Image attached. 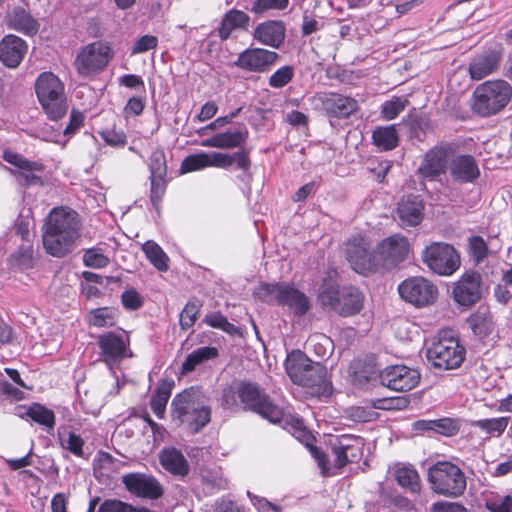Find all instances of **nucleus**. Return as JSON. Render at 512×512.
Returning a JSON list of instances; mask_svg holds the SVG:
<instances>
[{
  "label": "nucleus",
  "mask_w": 512,
  "mask_h": 512,
  "mask_svg": "<svg viewBox=\"0 0 512 512\" xmlns=\"http://www.w3.org/2000/svg\"><path fill=\"white\" fill-rule=\"evenodd\" d=\"M142 250L157 270L161 272L168 270V256L156 242L152 240L145 242L142 245Z\"/></svg>",
  "instance_id": "nucleus-43"
},
{
  "label": "nucleus",
  "mask_w": 512,
  "mask_h": 512,
  "mask_svg": "<svg viewBox=\"0 0 512 512\" xmlns=\"http://www.w3.org/2000/svg\"><path fill=\"white\" fill-rule=\"evenodd\" d=\"M151 182L150 192H151V201L154 205H156L159 201H161L165 190H166V176H150Z\"/></svg>",
  "instance_id": "nucleus-60"
},
{
  "label": "nucleus",
  "mask_w": 512,
  "mask_h": 512,
  "mask_svg": "<svg viewBox=\"0 0 512 512\" xmlns=\"http://www.w3.org/2000/svg\"><path fill=\"white\" fill-rule=\"evenodd\" d=\"M121 302L128 310H138L143 305V300L135 289L125 290L121 295Z\"/></svg>",
  "instance_id": "nucleus-63"
},
{
  "label": "nucleus",
  "mask_w": 512,
  "mask_h": 512,
  "mask_svg": "<svg viewBox=\"0 0 512 512\" xmlns=\"http://www.w3.org/2000/svg\"><path fill=\"white\" fill-rule=\"evenodd\" d=\"M218 356V349L212 346L199 347L189 353L182 363L181 373L192 372L198 365Z\"/></svg>",
  "instance_id": "nucleus-39"
},
{
  "label": "nucleus",
  "mask_w": 512,
  "mask_h": 512,
  "mask_svg": "<svg viewBox=\"0 0 512 512\" xmlns=\"http://www.w3.org/2000/svg\"><path fill=\"white\" fill-rule=\"evenodd\" d=\"M252 36L262 45L277 49L286 37L285 23L281 20L263 21L255 27Z\"/></svg>",
  "instance_id": "nucleus-21"
},
{
  "label": "nucleus",
  "mask_w": 512,
  "mask_h": 512,
  "mask_svg": "<svg viewBox=\"0 0 512 512\" xmlns=\"http://www.w3.org/2000/svg\"><path fill=\"white\" fill-rule=\"evenodd\" d=\"M309 383L298 384L299 386L309 387L319 395H329L331 393L332 384L328 379L327 368L320 362H315L303 375Z\"/></svg>",
  "instance_id": "nucleus-34"
},
{
  "label": "nucleus",
  "mask_w": 512,
  "mask_h": 512,
  "mask_svg": "<svg viewBox=\"0 0 512 512\" xmlns=\"http://www.w3.org/2000/svg\"><path fill=\"white\" fill-rule=\"evenodd\" d=\"M114 57L109 42L97 40L83 46L74 60V67L81 77H90L106 69Z\"/></svg>",
  "instance_id": "nucleus-8"
},
{
  "label": "nucleus",
  "mask_w": 512,
  "mask_h": 512,
  "mask_svg": "<svg viewBox=\"0 0 512 512\" xmlns=\"http://www.w3.org/2000/svg\"><path fill=\"white\" fill-rule=\"evenodd\" d=\"M173 386V381L162 380L151 397L150 407L159 419H162L165 415L166 406L171 396Z\"/></svg>",
  "instance_id": "nucleus-38"
},
{
  "label": "nucleus",
  "mask_w": 512,
  "mask_h": 512,
  "mask_svg": "<svg viewBox=\"0 0 512 512\" xmlns=\"http://www.w3.org/2000/svg\"><path fill=\"white\" fill-rule=\"evenodd\" d=\"M150 176H166L167 164L166 156L163 150L157 149L152 152L149 158Z\"/></svg>",
  "instance_id": "nucleus-54"
},
{
  "label": "nucleus",
  "mask_w": 512,
  "mask_h": 512,
  "mask_svg": "<svg viewBox=\"0 0 512 512\" xmlns=\"http://www.w3.org/2000/svg\"><path fill=\"white\" fill-rule=\"evenodd\" d=\"M158 45L157 37L153 35H144L138 38L131 48V55L141 54L148 50L155 49Z\"/></svg>",
  "instance_id": "nucleus-61"
},
{
  "label": "nucleus",
  "mask_w": 512,
  "mask_h": 512,
  "mask_svg": "<svg viewBox=\"0 0 512 512\" xmlns=\"http://www.w3.org/2000/svg\"><path fill=\"white\" fill-rule=\"evenodd\" d=\"M83 262L87 267L104 268L109 263V258L97 249H88L83 255Z\"/></svg>",
  "instance_id": "nucleus-57"
},
{
  "label": "nucleus",
  "mask_w": 512,
  "mask_h": 512,
  "mask_svg": "<svg viewBox=\"0 0 512 512\" xmlns=\"http://www.w3.org/2000/svg\"><path fill=\"white\" fill-rule=\"evenodd\" d=\"M202 322L211 328L222 330L230 335H234L238 332V328L234 324L230 323L219 311L207 313Z\"/></svg>",
  "instance_id": "nucleus-46"
},
{
  "label": "nucleus",
  "mask_w": 512,
  "mask_h": 512,
  "mask_svg": "<svg viewBox=\"0 0 512 512\" xmlns=\"http://www.w3.org/2000/svg\"><path fill=\"white\" fill-rule=\"evenodd\" d=\"M422 258L428 268L440 276H451L461 264L457 250L444 242H434L427 246L423 251Z\"/></svg>",
  "instance_id": "nucleus-10"
},
{
  "label": "nucleus",
  "mask_w": 512,
  "mask_h": 512,
  "mask_svg": "<svg viewBox=\"0 0 512 512\" xmlns=\"http://www.w3.org/2000/svg\"><path fill=\"white\" fill-rule=\"evenodd\" d=\"M8 25L26 36H34L38 33L39 22L24 8L15 7L8 14Z\"/></svg>",
  "instance_id": "nucleus-30"
},
{
  "label": "nucleus",
  "mask_w": 512,
  "mask_h": 512,
  "mask_svg": "<svg viewBox=\"0 0 512 512\" xmlns=\"http://www.w3.org/2000/svg\"><path fill=\"white\" fill-rule=\"evenodd\" d=\"M126 490L139 498L157 500L164 495V488L153 475L139 472L127 473L122 476Z\"/></svg>",
  "instance_id": "nucleus-15"
},
{
  "label": "nucleus",
  "mask_w": 512,
  "mask_h": 512,
  "mask_svg": "<svg viewBox=\"0 0 512 512\" xmlns=\"http://www.w3.org/2000/svg\"><path fill=\"white\" fill-rule=\"evenodd\" d=\"M84 124V114L76 109H72L70 113L69 123L64 128L63 134L66 137L74 135Z\"/></svg>",
  "instance_id": "nucleus-62"
},
{
  "label": "nucleus",
  "mask_w": 512,
  "mask_h": 512,
  "mask_svg": "<svg viewBox=\"0 0 512 512\" xmlns=\"http://www.w3.org/2000/svg\"><path fill=\"white\" fill-rule=\"evenodd\" d=\"M426 356L433 367L450 370L458 368L465 359V349L459 341L446 334L440 336L436 342L427 349Z\"/></svg>",
  "instance_id": "nucleus-9"
},
{
  "label": "nucleus",
  "mask_w": 512,
  "mask_h": 512,
  "mask_svg": "<svg viewBox=\"0 0 512 512\" xmlns=\"http://www.w3.org/2000/svg\"><path fill=\"white\" fill-rule=\"evenodd\" d=\"M99 135L106 144L113 147H123L127 143L126 134L122 130L104 129Z\"/></svg>",
  "instance_id": "nucleus-55"
},
{
  "label": "nucleus",
  "mask_w": 512,
  "mask_h": 512,
  "mask_svg": "<svg viewBox=\"0 0 512 512\" xmlns=\"http://www.w3.org/2000/svg\"><path fill=\"white\" fill-rule=\"evenodd\" d=\"M375 146L383 151H389L397 147L399 137L395 125L377 127L372 133Z\"/></svg>",
  "instance_id": "nucleus-40"
},
{
  "label": "nucleus",
  "mask_w": 512,
  "mask_h": 512,
  "mask_svg": "<svg viewBox=\"0 0 512 512\" xmlns=\"http://www.w3.org/2000/svg\"><path fill=\"white\" fill-rule=\"evenodd\" d=\"M453 300L460 306L471 307L482 298V276L475 271H469L453 284Z\"/></svg>",
  "instance_id": "nucleus-16"
},
{
  "label": "nucleus",
  "mask_w": 512,
  "mask_h": 512,
  "mask_svg": "<svg viewBox=\"0 0 512 512\" xmlns=\"http://www.w3.org/2000/svg\"><path fill=\"white\" fill-rule=\"evenodd\" d=\"M115 321L116 311L108 307L94 309L89 315V323L95 327L113 326Z\"/></svg>",
  "instance_id": "nucleus-48"
},
{
  "label": "nucleus",
  "mask_w": 512,
  "mask_h": 512,
  "mask_svg": "<svg viewBox=\"0 0 512 512\" xmlns=\"http://www.w3.org/2000/svg\"><path fill=\"white\" fill-rule=\"evenodd\" d=\"M288 0H257L252 7L255 13H262L270 9H283L287 6Z\"/></svg>",
  "instance_id": "nucleus-64"
},
{
  "label": "nucleus",
  "mask_w": 512,
  "mask_h": 512,
  "mask_svg": "<svg viewBox=\"0 0 512 512\" xmlns=\"http://www.w3.org/2000/svg\"><path fill=\"white\" fill-rule=\"evenodd\" d=\"M345 255L357 273L366 274L379 268L377 250L371 248L370 242L363 235H354L346 241Z\"/></svg>",
  "instance_id": "nucleus-11"
},
{
  "label": "nucleus",
  "mask_w": 512,
  "mask_h": 512,
  "mask_svg": "<svg viewBox=\"0 0 512 512\" xmlns=\"http://www.w3.org/2000/svg\"><path fill=\"white\" fill-rule=\"evenodd\" d=\"M294 75L295 71L292 66H282L269 77L268 84L275 89L283 88L293 80Z\"/></svg>",
  "instance_id": "nucleus-51"
},
{
  "label": "nucleus",
  "mask_w": 512,
  "mask_h": 512,
  "mask_svg": "<svg viewBox=\"0 0 512 512\" xmlns=\"http://www.w3.org/2000/svg\"><path fill=\"white\" fill-rule=\"evenodd\" d=\"M431 489L440 495L458 497L466 489V477L462 470L448 461H439L428 470Z\"/></svg>",
  "instance_id": "nucleus-7"
},
{
  "label": "nucleus",
  "mask_w": 512,
  "mask_h": 512,
  "mask_svg": "<svg viewBox=\"0 0 512 512\" xmlns=\"http://www.w3.org/2000/svg\"><path fill=\"white\" fill-rule=\"evenodd\" d=\"M453 181L472 183L480 176V169L475 158L468 154L458 155L451 159L448 165Z\"/></svg>",
  "instance_id": "nucleus-23"
},
{
  "label": "nucleus",
  "mask_w": 512,
  "mask_h": 512,
  "mask_svg": "<svg viewBox=\"0 0 512 512\" xmlns=\"http://www.w3.org/2000/svg\"><path fill=\"white\" fill-rule=\"evenodd\" d=\"M315 362L311 361L301 350H292L286 357L285 370L294 384L309 383L303 375Z\"/></svg>",
  "instance_id": "nucleus-27"
},
{
  "label": "nucleus",
  "mask_w": 512,
  "mask_h": 512,
  "mask_svg": "<svg viewBox=\"0 0 512 512\" xmlns=\"http://www.w3.org/2000/svg\"><path fill=\"white\" fill-rule=\"evenodd\" d=\"M455 145L441 143L428 150L419 167V173L426 178H435L445 172L449 158L455 154Z\"/></svg>",
  "instance_id": "nucleus-18"
},
{
  "label": "nucleus",
  "mask_w": 512,
  "mask_h": 512,
  "mask_svg": "<svg viewBox=\"0 0 512 512\" xmlns=\"http://www.w3.org/2000/svg\"><path fill=\"white\" fill-rule=\"evenodd\" d=\"M250 23V16L237 9L226 12L221 20L218 29V36L221 40H227L235 30H247Z\"/></svg>",
  "instance_id": "nucleus-33"
},
{
  "label": "nucleus",
  "mask_w": 512,
  "mask_h": 512,
  "mask_svg": "<svg viewBox=\"0 0 512 512\" xmlns=\"http://www.w3.org/2000/svg\"><path fill=\"white\" fill-rule=\"evenodd\" d=\"M469 253L476 264H480L488 256V246L485 240L478 235L471 236L468 240Z\"/></svg>",
  "instance_id": "nucleus-53"
},
{
  "label": "nucleus",
  "mask_w": 512,
  "mask_h": 512,
  "mask_svg": "<svg viewBox=\"0 0 512 512\" xmlns=\"http://www.w3.org/2000/svg\"><path fill=\"white\" fill-rule=\"evenodd\" d=\"M248 131L244 129L228 130L217 133L200 142L202 147L232 149L240 147L247 140Z\"/></svg>",
  "instance_id": "nucleus-28"
},
{
  "label": "nucleus",
  "mask_w": 512,
  "mask_h": 512,
  "mask_svg": "<svg viewBox=\"0 0 512 512\" xmlns=\"http://www.w3.org/2000/svg\"><path fill=\"white\" fill-rule=\"evenodd\" d=\"M319 100L326 113L336 118H348L358 110V102L342 94L324 93L319 96Z\"/></svg>",
  "instance_id": "nucleus-22"
},
{
  "label": "nucleus",
  "mask_w": 512,
  "mask_h": 512,
  "mask_svg": "<svg viewBox=\"0 0 512 512\" xmlns=\"http://www.w3.org/2000/svg\"><path fill=\"white\" fill-rule=\"evenodd\" d=\"M500 56L489 51L474 57L469 63V74L473 80H481L492 74L499 66Z\"/></svg>",
  "instance_id": "nucleus-29"
},
{
  "label": "nucleus",
  "mask_w": 512,
  "mask_h": 512,
  "mask_svg": "<svg viewBox=\"0 0 512 512\" xmlns=\"http://www.w3.org/2000/svg\"><path fill=\"white\" fill-rule=\"evenodd\" d=\"M490 512H512V496H495L486 500Z\"/></svg>",
  "instance_id": "nucleus-56"
},
{
  "label": "nucleus",
  "mask_w": 512,
  "mask_h": 512,
  "mask_svg": "<svg viewBox=\"0 0 512 512\" xmlns=\"http://www.w3.org/2000/svg\"><path fill=\"white\" fill-rule=\"evenodd\" d=\"M161 466L173 475L186 476L189 473V464L182 452L175 447H167L160 451Z\"/></svg>",
  "instance_id": "nucleus-31"
},
{
  "label": "nucleus",
  "mask_w": 512,
  "mask_h": 512,
  "mask_svg": "<svg viewBox=\"0 0 512 512\" xmlns=\"http://www.w3.org/2000/svg\"><path fill=\"white\" fill-rule=\"evenodd\" d=\"M26 415L34 422L44 426L48 432L54 429L55 414L51 409H48L45 406L33 403L27 408Z\"/></svg>",
  "instance_id": "nucleus-44"
},
{
  "label": "nucleus",
  "mask_w": 512,
  "mask_h": 512,
  "mask_svg": "<svg viewBox=\"0 0 512 512\" xmlns=\"http://www.w3.org/2000/svg\"><path fill=\"white\" fill-rule=\"evenodd\" d=\"M223 401L226 406L240 403L267 419L271 423H281L284 419L282 408L275 405L270 397L253 382L239 381L224 391Z\"/></svg>",
  "instance_id": "nucleus-2"
},
{
  "label": "nucleus",
  "mask_w": 512,
  "mask_h": 512,
  "mask_svg": "<svg viewBox=\"0 0 512 512\" xmlns=\"http://www.w3.org/2000/svg\"><path fill=\"white\" fill-rule=\"evenodd\" d=\"M98 347L103 361L108 365L116 364L131 357L130 339L125 333L106 332L98 337Z\"/></svg>",
  "instance_id": "nucleus-14"
},
{
  "label": "nucleus",
  "mask_w": 512,
  "mask_h": 512,
  "mask_svg": "<svg viewBox=\"0 0 512 512\" xmlns=\"http://www.w3.org/2000/svg\"><path fill=\"white\" fill-rule=\"evenodd\" d=\"M28 49L27 43L16 35H6L0 41V61L8 68H16Z\"/></svg>",
  "instance_id": "nucleus-24"
},
{
  "label": "nucleus",
  "mask_w": 512,
  "mask_h": 512,
  "mask_svg": "<svg viewBox=\"0 0 512 512\" xmlns=\"http://www.w3.org/2000/svg\"><path fill=\"white\" fill-rule=\"evenodd\" d=\"M58 440L62 449L69 451L76 457L84 456V439L74 431H68L64 427L58 429Z\"/></svg>",
  "instance_id": "nucleus-41"
},
{
  "label": "nucleus",
  "mask_w": 512,
  "mask_h": 512,
  "mask_svg": "<svg viewBox=\"0 0 512 512\" xmlns=\"http://www.w3.org/2000/svg\"><path fill=\"white\" fill-rule=\"evenodd\" d=\"M34 227V219L32 217L31 210L23 209L14 224V229L17 235L21 237V239L27 243V245H22L19 249V253L23 258V263H29L32 261L33 257V249L31 245L33 233L32 229Z\"/></svg>",
  "instance_id": "nucleus-26"
},
{
  "label": "nucleus",
  "mask_w": 512,
  "mask_h": 512,
  "mask_svg": "<svg viewBox=\"0 0 512 512\" xmlns=\"http://www.w3.org/2000/svg\"><path fill=\"white\" fill-rule=\"evenodd\" d=\"M173 421L186 425L198 433L211 420V408L205 394L197 387H189L175 395L171 402Z\"/></svg>",
  "instance_id": "nucleus-3"
},
{
  "label": "nucleus",
  "mask_w": 512,
  "mask_h": 512,
  "mask_svg": "<svg viewBox=\"0 0 512 512\" xmlns=\"http://www.w3.org/2000/svg\"><path fill=\"white\" fill-rule=\"evenodd\" d=\"M35 91L47 117L58 121L68 111L67 97L63 82L52 72H42L36 79Z\"/></svg>",
  "instance_id": "nucleus-4"
},
{
  "label": "nucleus",
  "mask_w": 512,
  "mask_h": 512,
  "mask_svg": "<svg viewBox=\"0 0 512 512\" xmlns=\"http://www.w3.org/2000/svg\"><path fill=\"white\" fill-rule=\"evenodd\" d=\"M364 305V295L356 287H345L341 290V298L336 312L343 316L349 317L358 314Z\"/></svg>",
  "instance_id": "nucleus-32"
},
{
  "label": "nucleus",
  "mask_w": 512,
  "mask_h": 512,
  "mask_svg": "<svg viewBox=\"0 0 512 512\" xmlns=\"http://www.w3.org/2000/svg\"><path fill=\"white\" fill-rule=\"evenodd\" d=\"M397 215L402 226L414 227L420 224L424 215V203L420 196L403 197L398 203Z\"/></svg>",
  "instance_id": "nucleus-25"
},
{
  "label": "nucleus",
  "mask_w": 512,
  "mask_h": 512,
  "mask_svg": "<svg viewBox=\"0 0 512 512\" xmlns=\"http://www.w3.org/2000/svg\"><path fill=\"white\" fill-rule=\"evenodd\" d=\"M278 57V53L274 51L248 48L238 55L235 65L248 72L264 73L270 69Z\"/></svg>",
  "instance_id": "nucleus-20"
},
{
  "label": "nucleus",
  "mask_w": 512,
  "mask_h": 512,
  "mask_svg": "<svg viewBox=\"0 0 512 512\" xmlns=\"http://www.w3.org/2000/svg\"><path fill=\"white\" fill-rule=\"evenodd\" d=\"M379 267H392L403 262L409 253L406 237L395 234L384 239L377 247Z\"/></svg>",
  "instance_id": "nucleus-19"
},
{
  "label": "nucleus",
  "mask_w": 512,
  "mask_h": 512,
  "mask_svg": "<svg viewBox=\"0 0 512 512\" xmlns=\"http://www.w3.org/2000/svg\"><path fill=\"white\" fill-rule=\"evenodd\" d=\"M379 377L382 385L398 392L410 391L420 381V373L416 369L405 365L386 367Z\"/></svg>",
  "instance_id": "nucleus-17"
},
{
  "label": "nucleus",
  "mask_w": 512,
  "mask_h": 512,
  "mask_svg": "<svg viewBox=\"0 0 512 512\" xmlns=\"http://www.w3.org/2000/svg\"><path fill=\"white\" fill-rule=\"evenodd\" d=\"M201 304L198 300L188 301L180 313L179 324L182 330L191 328L198 317Z\"/></svg>",
  "instance_id": "nucleus-49"
},
{
  "label": "nucleus",
  "mask_w": 512,
  "mask_h": 512,
  "mask_svg": "<svg viewBox=\"0 0 512 512\" xmlns=\"http://www.w3.org/2000/svg\"><path fill=\"white\" fill-rule=\"evenodd\" d=\"M206 167H208V155L207 152H201L185 157L181 163L180 172L185 174L192 171L201 170Z\"/></svg>",
  "instance_id": "nucleus-52"
},
{
  "label": "nucleus",
  "mask_w": 512,
  "mask_h": 512,
  "mask_svg": "<svg viewBox=\"0 0 512 512\" xmlns=\"http://www.w3.org/2000/svg\"><path fill=\"white\" fill-rule=\"evenodd\" d=\"M255 295L263 302L276 303L286 307L297 316L304 315L309 309V302L304 293L288 283H262Z\"/></svg>",
  "instance_id": "nucleus-6"
},
{
  "label": "nucleus",
  "mask_w": 512,
  "mask_h": 512,
  "mask_svg": "<svg viewBox=\"0 0 512 512\" xmlns=\"http://www.w3.org/2000/svg\"><path fill=\"white\" fill-rule=\"evenodd\" d=\"M432 426L434 427L435 432L445 436H453L459 431L457 422L451 418L433 420Z\"/></svg>",
  "instance_id": "nucleus-59"
},
{
  "label": "nucleus",
  "mask_w": 512,
  "mask_h": 512,
  "mask_svg": "<svg viewBox=\"0 0 512 512\" xmlns=\"http://www.w3.org/2000/svg\"><path fill=\"white\" fill-rule=\"evenodd\" d=\"M408 99L406 97H393L391 100L383 103L381 108L382 118L385 120H393L407 106Z\"/></svg>",
  "instance_id": "nucleus-50"
},
{
  "label": "nucleus",
  "mask_w": 512,
  "mask_h": 512,
  "mask_svg": "<svg viewBox=\"0 0 512 512\" xmlns=\"http://www.w3.org/2000/svg\"><path fill=\"white\" fill-rule=\"evenodd\" d=\"M467 322L473 333L480 338L489 336L495 328L493 315L489 308L485 306L478 307V309L469 316Z\"/></svg>",
  "instance_id": "nucleus-37"
},
{
  "label": "nucleus",
  "mask_w": 512,
  "mask_h": 512,
  "mask_svg": "<svg viewBox=\"0 0 512 512\" xmlns=\"http://www.w3.org/2000/svg\"><path fill=\"white\" fill-rule=\"evenodd\" d=\"M511 97L512 86L507 81H485L473 93L472 110L481 117H490L501 112Z\"/></svg>",
  "instance_id": "nucleus-5"
},
{
  "label": "nucleus",
  "mask_w": 512,
  "mask_h": 512,
  "mask_svg": "<svg viewBox=\"0 0 512 512\" xmlns=\"http://www.w3.org/2000/svg\"><path fill=\"white\" fill-rule=\"evenodd\" d=\"M508 423V417H499L477 420L474 422V426L485 431L487 434L500 436L506 430Z\"/></svg>",
  "instance_id": "nucleus-47"
},
{
  "label": "nucleus",
  "mask_w": 512,
  "mask_h": 512,
  "mask_svg": "<svg viewBox=\"0 0 512 512\" xmlns=\"http://www.w3.org/2000/svg\"><path fill=\"white\" fill-rule=\"evenodd\" d=\"M341 298V290L335 281L329 279L324 280L321 291L319 293V300L324 307L330 308L335 311L339 306Z\"/></svg>",
  "instance_id": "nucleus-45"
},
{
  "label": "nucleus",
  "mask_w": 512,
  "mask_h": 512,
  "mask_svg": "<svg viewBox=\"0 0 512 512\" xmlns=\"http://www.w3.org/2000/svg\"><path fill=\"white\" fill-rule=\"evenodd\" d=\"M134 506L118 499L104 500L98 512H134Z\"/></svg>",
  "instance_id": "nucleus-58"
},
{
  "label": "nucleus",
  "mask_w": 512,
  "mask_h": 512,
  "mask_svg": "<svg viewBox=\"0 0 512 512\" xmlns=\"http://www.w3.org/2000/svg\"><path fill=\"white\" fill-rule=\"evenodd\" d=\"M393 476L396 482L406 491L417 494L421 489V480L417 470L409 464H395Z\"/></svg>",
  "instance_id": "nucleus-36"
},
{
  "label": "nucleus",
  "mask_w": 512,
  "mask_h": 512,
  "mask_svg": "<svg viewBox=\"0 0 512 512\" xmlns=\"http://www.w3.org/2000/svg\"><path fill=\"white\" fill-rule=\"evenodd\" d=\"M400 297L415 307H426L434 303L438 296L437 287L424 277H410L398 286Z\"/></svg>",
  "instance_id": "nucleus-12"
},
{
  "label": "nucleus",
  "mask_w": 512,
  "mask_h": 512,
  "mask_svg": "<svg viewBox=\"0 0 512 512\" xmlns=\"http://www.w3.org/2000/svg\"><path fill=\"white\" fill-rule=\"evenodd\" d=\"M42 165L37 162L27 161V165H22L17 171H13L17 182L24 186L42 185V179L35 172L41 171Z\"/></svg>",
  "instance_id": "nucleus-42"
},
{
  "label": "nucleus",
  "mask_w": 512,
  "mask_h": 512,
  "mask_svg": "<svg viewBox=\"0 0 512 512\" xmlns=\"http://www.w3.org/2000/svg\"><path fill=\"white\" fill-rule=\"evenodd\" d=\"M208 155V167H217L227 169L236 164V168L240 170H246L251 166L248 154L243 151H238L233 154L222 153V152H207Z\"/></svg>",
  "instance_id": "nucleus-35"
},
{
  "label": "nucleus",
  "mask_w": 512,
  "mask_h": 512,
  "mask_svg": "<svg viewBox=\"0 0 512 512\" xmlns=\"http://www.w3.org/2000/svg\"><path fill=\"white\" fill-rule=\"evenodd\" d=\"M79 214L68 207L53 208L43 226V246L53 257H64L70 253L80 237Z\"/></svg>",
  "instance_id": "nucleus-1"
},
{
  "label": "nucleus",
  "mask_w": 512,
  "mask_h": 512,
  "mask_svg": "<svg viewBox=\"0 0 512 512\" xmlns=\"http://www.w3.org/2000/svg\"><path fill=\"white\" fill-rule=\"evenodd\" d=\"M334 456L333 465L341 469L348 463L357 462L363 454V438L354 435L343 434L329 440Z\"/></svg>",
  "instance_id": "nucleus-13"
}]
</instances>
